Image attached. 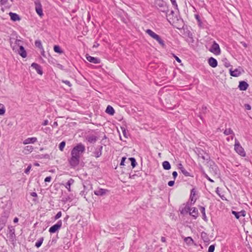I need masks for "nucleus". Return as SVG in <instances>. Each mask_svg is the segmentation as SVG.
Here are the masks:
<instances>
[{
	"mask_svg": "<svg viewBox=\"0 0 252 252\" xmlns=\"http://www.w3.org/2000/svg\"><path fill=\"white\" fill-rule=\"evenodd\" d=\"M85 151V146L82 143H78L71 151V157L68 159L71 167L75 168L78 165L81 155Z\"/></svg>",
	"mask_w": 252,
	"mask_h": 252,
	"instance_id": "obj_1",
	"label": "nucleus"
},
{
	"mask_svg": "<svg viewBox=\"0 0 252 252\" xmlns=\"http://www.w3.org/2000/svg\"><path fill=\"white\" fill-rule=\"evenodd\" d=\"M155 4L160 11L167 14L168 7L164 1L163 0H155Z\"/></svg>",
	"mask_w": 252,
	"mask_h": 252,
	"instance_id": "obj_2",
	"label": "nucleus"
},
{
	"mask_svg": "<svg viewBox=\"0 0 252 252\" xmlns=\"http://www.w3.org/2000/svg\"><path fill=\"white\" fill-rule=\"evenodd\" d=\"M146 32L148 33L153 39L156 40L162 47H164L165 46L164 41L161 38L160 36L156 34L151 30H147Z\"/></svg>",
	"mask_w": 252,
	"mask_h": 252,
	"instance_id": "obj_3",
	"label": "nucleus"
},
{
	"mask_svg": "<svg viewBox=\"0 0 252 252\" xmlns=\"http://www.w3.org/2000/svg\"><path fill=\"white\" fill-rule=\"evenodd\" d=\"M234 150L241 157H246V154L244 148L241 146L240 142L236 138L235 139Z\"/></svg>",
	"mask_w": 252,
	"mask_h": 252,
	"instance_id": "obj_4",
	"label": "nucleus"
},
{
	"mask_svg": "<svg viewBox=\"0 0 252 252\" xmlns=\"http://www.w3.org/2000/svg\"><path fill=\"white\" fill-rule=\"evenodd\" d=\"M209 51L216 55H219L221 52L220 46L216 41H214Z\"/></svg>",
	"mask_w": 252,
	"mask_h": 252,
	"instance_id": "obj_5",
	"label": "nucleus"
},
{
	"mask_svg": "<svg viewBox=\"0 0 252 252\" xmlns=\"http://www.w3.org/2000/svg\"><path fill=\"white\" fill-rule=\"evenodd\" d=\"M62 226V221L61 220H59L57 223L52 226L49 230V231L51 233H55L57 231L60 229Z\"/></svg>",
	"mask_w": 252,
	"mask_h": 252,
	"instance_id": "obj_6",
	"label": "nucleus"
},
{
	"mask_svg": "<svg viewBox=\"0 0 252 252\" xmlns=\"http://www.w3.org/2000/svg\"><path fill=\"white\" fill-rule=\"evenodd\" d=\"M197 199L196 190L195 188H193L190 190L189 196V200L191 204H194Z\"/></svg>",
	"mask_w": 252,
	"mask_h": 252,
	"instance_id": "obj_7",
	"label": "nucleus"
},
{
	"mask_svg": "<svg viewBox=\"0 0 252 252\" xmlns=\"http://www.w3.org/2000/svg\"><path fill=\"white\" fill-rule=\"evenodd\" d=\"M35 9L36 13L39 16H42L43 15L42 5L39 0H36L34 1Z\"/></svg>",
	"mask_w": 252,
	"mask_h": 252,
	"instance_id": "obj_8",
	"label": "nucleus"
},
{
	"mask_svg": "<svg viewBox=\"0 0 252 252\" xmlns=\"http://www.w3.org/2000/svg\"><path fill=\"white\" fill-rule=\"evenodd\" d=\"M109 190L107 189L99 188L98 189L94 191V194L97 196H102L105 195Z\"/></svg>",
	"mask_w": 252,
	"mask_h": 252,
	"instance_id": "obj_9",
	"label": "nucleus"
},
{
	"mask_svg": "<svg viewBox=\"0 0 252 252\" xmlns=\"http://www.w3.org/2000/svg\"><path fill=\"white\" fill-rule=\"evenodd\" d=\"M192 204H191L189 202H187L185 205V206L182 208L180 212L182 214H187L188 213H189L190 211V206Z\"/></svg>",
	"mask_w": 252,
	"mask_h": 252,
	"instance_id": "obj_10",
	"label": "nucleus"
},
{
	"mask_svg": "<svg viewBox=\"0 0 252 252\" xmlns=\"http://www.w3.org/2000/svg\"><path fill=\"white\" fill-rule=\"evenodd\" d=\"M86 59L89 62L94 64H98L100 63V60L98 58L92 57L88 55H86Z\"/></svg>",
	"mask_w": 252,
	"mask_h": 252,
	"instance_id": "obj_11",
	"label": "nucleus"
},
{
	"mask_svg": "<svg viewBox=\"0 0 252 252\" xmlns=\"http://www.w3.org/2000/svg\"><path fill=\"white\" fill-rule=\"evenodd\" d=\"M249 87V84L244 81L239 82L238 88L241 91H246Z\"/></svg>",
	"mask_w": 252,
	"mask_h": 252,
	"instance_id": "obj_12",
	"label": "nucleus"
},
{
	"mask_svg": "<svg viewBox=\"0 0 252 252\" xmlns=\"http://www.w3.org/2000/svg\"><path fill=\"white\" fill-rule=\"evenodd\" d=\"M86 140L90 143H94L98 139V137L94 135H89L86 137Z\"/></svg>",
	"mask_w": 252,
	"mask_h": 252,
	"instance_id": "obj_13",
	"label": "nucleus"
},
{
	"mask_svg": "<svg viewBox=\"0 0 252 252\" xmlns=\"http://www.w3.org/2000/svg\"><path fill=\"white\" fill-rule=\"evenodd\" d=\"M31 66L36 70V72L39 74L42 75L43 74L42 67L40 65L36 63H33L32 64Z\"/></svg>",
	"mask_w": 252,
	"mask_h": 252,
	"instance_id": "obj_14",
	"label": "nucleus"
},
{
	"mask_svg": "<svg viewBox=\"0 0 252 252\" xmlns=\"http://www.w3.org/2000/svg\"><path fill=\"white\" fill-rule=\"evenodd\" d=\"M189 215L191 216L194 219H196L198 216V210L195 207L190 208V211L189 213Z\"/></svg>",
	"mask_w": 252,
	"mask_h": 252,
	"instance_id": "obj_15",
	"label": "nucleus"
},
{
	"mask_svg": "<svg viewBox=\"0 0 252 252\" xmlns=\"http://www.w3.org/2000/svg\"><path fill=\"white\" fill-rule=\"evenodd\" d=\"M232 213L233 214L235 218L237 219H239L240 216L245 217L246 216V211L245 210H242L240 212H236L235 211H232Z\"/></svg>",
	"mask_w": 252,
	"mask_h": 252,
	"instance_id": "obj_16",
	"label": "nucleus"
},
{
	"mask_svg": "<svg viewBox=\"0 0 252 252\" xmlns=\"http://www.w3.org/2000/svg\"><path fill=\"white\" fill-rule=\"evenodd\" d=\"M198 156L199 158H201L203 161L208 160L209 157L206 153L203 151L199 152L198 154Z\"/></svg>",
	"mask_w": 252,
	"mask_h": 252,
	"instance_id": "obj_17",
	"label": "nucleus"
},
{
	"mask_svg": "<svg viewBox=\"0 0 252 252\" xmlns=\"http://www.w3.org/2000/svg\"><path fill=\"white\" fill-rule=\"evenodd\" d=\"M37 139L36 137H31L28 138L23 141V143L24 145H27L30 143H34L37 141Z\"/></svg>",
	"mask_w": 252,
	"mask_h": 252,
	"instance_id": "obj_18",
	"label": "nucleus"
},
{
	"mask_svg": "<svg viewBox=\"0 0 252 252\" xmlns=\"http://www.w3.org/2000/svg\"><path fill=\"white\" fill-rule=\"evenodd\" d=\"M208 63L212 67H216L218 65V62L216 59L211 57L208 59Z\"/></svg>",
	"mask_w": 252,
	"mask_h": 252,
	"instance_id": "obj_19",
	"label": "nucleus"
},
{
	"mask_svg": "<svg viewBox=\"0 0 252 252\" xmlns=\"http://www.w3.org/2000/svg\"><path fill=\"white\" fill-rule=\"evenodd\" d=\"M230 75L233 77H238L241 74V72L237 68L234 70H232V69H229Z\"/></svg>",
	"mask_w": 252,
	"mask_h": 252,
	"instance_id": "obj_20",
	"label": "nucleus"
},
{
	"mask_svg": "<svg viewBox=\"0 0 252 252\" xmlns=\"http://www.w3.org/2000/svg\"><path fill=\"white\" fill-rule=\"evenodd\" d=\"M74 183V180L73 179L70 178L69 180H68L66 183L64 185V187L66 188V189L68 190V191L70 192L71 191L70 187L72 184H73Z\"/></svg>",
	"mask_w": 252,
	"mask_h": 252,
	"instance_id": "obj_21",
	"label": "nucleus"
},
{
	"mask_svg": "<svg viewBox=\"0 0 252 252\" xmlns=\"http://www.w3.org/2000/svg\"><path fill=\"white\" fill-rule=\"evenodd\" d=\"M102 148L103 147L100 146L98 150H95V151L93 153L95 157L99 158L101 156Z\"/></svg>",
	"mask_w": 252,
	"mask_h": 252,
	"instance_id": "obj_22",
	"label": "nucleus"
},
{
	"mask_svg": "<svg viewBox=\"0 0 252 252\" xmlns=\"http://www.w3.org/2000/svg\"><path fill=\"white\" fill-rule=\"evenodd\" d=\"M9 14L10 16L11 19L13 21H19L20 20V16L16 13L10 12Z\"/></svg>",
	"mask_w": 252,
	"mask_h": 252,
	"instance_id": "obj_23",
	"label": "nucleus"
},
{
	"mask_svg": "<svg viewBox=\"0 0 252 252\" xmlns=\"http://www.w3.org/2000/svg\"><path fill=\"white\" fill-rule=\"evenodd\" d=\"M18 53L20 54L23 58H26L27 57V52L25 50L24 48L22 46H20L19 47V49L18 50Z\"/></svg>",
	"mask_w": 252,
	"mask_h": 252,
	"instance_id": "obj_24",
	"label": "nucleus"
},
{
	"mask_svg": "<svg viewBox=\"0 0 252 252\" xmlns=\"http://www.w3.org/2000/svg\"><path fill=\"white\" fill-rule=\"evenodd\" d=\"M199 209H200V210L201 211V213L202 214V219L205 221H207L208 219H207V216L206 215L205 207H203V206H199Z\"/></svg>",
	"mask_w": 252,
	"mask_h": 252,
	"instance_id": "obj_25",
	"label": "nucleus"
},
{
	"mask_svg": "<svg viewBox=\"0 0 252 252\" xmlns=\"http://www.w3.org/2000/svg\"><path fill=\"white\" fill-rule=\"evenodd\" d=\"M105 112L110 115H113L115 113V110L111 106L108 105L106 108Z\"/></svg>",
	"mask_w": 252,
	"mask_h": 252,
	"instance_id": "obj_26",
	"label": "nucleus"
},
{
	"mask_svg": "<svg viewBox=\"0 0 252 252\" xmlns=\"http://www.w3.org/2000/svg\"><path fill=\"white\" fill-rule=\"evenodd\" d=\"M223 133H224V134L225 135H230V134H232V135L231 136V139H233V137H234V135H235L234 132L233 131V130L230 128L226 129L224 131Z\"/></svg>",
	"mask_w": 252,
	"mask_h": 252,
	"instance_id": "obj_27",
	"label": "nucleus"
},
{
	"mask_svg": "<svg viewBox=\"0 0 252 252\" xmlns=\"http://www.w3.org/2000/svg\"><path fill=\"white\" fill-rule=\"evenodd\" d=\"M162 166L164 169L168 170L171 168V165L169 161H164L162 162Z\"/></svg>",
	"mask_w": 252,
	"mask_h": 252,
	"instance_id": "obj_28",
	"label": "nucleus"
},
{
	"mask_svg": "<svg viewBox=\"0 0 252 252\" xmlns=\"http://www.w3.org/2000/svg\"><path fill=\"white\" fill-rule=\"evenodd\" d=\"M9 232L10 234V237L11 238H12L15 237V229L13 226H9Z\"/></svg>",
	"mask_w": 252,
	"mask_h": 252,
	"instance_id": "obj_29",
	"label": "nucleus"
},
{
	"mask_svg": "<svg viewBox=\"0 0 252 252\" xmlns=\"http://www.w3.org/2000/svg\"><path fill=\"white\" fill-rule=\"evenodd\" d=\"M71 200L72 199L70 195L63 196L62 198V201L64 203L68 201H71Z\"/></svg>",
	"mask_w": 252,
	"mask_h": 252,
	"instance_id": "obj_30",
	"label": "nucleus"
},
{
	"mask_svg": "<svg viewBox=\"0 0 252 252\" xmlns=\"http://www.w3.org/2000/svg\"><path fill=\"white\" fill-rule=\"evenodd\" d=\"M44 238L43 237H41L39 238L37 241L35 243V246L37 248H39L41 245H42L43 241Z\"/></svg>",
	"mask_w": 252,
	"mask_h": 252,
	"instance_id": "obj_31",
	"label": "nucleus"
},
{
	"mask_svg": "<svg viewBox=\"0 0 252 252\" xmlns=\"http://www.w3.org/2000/svg\"><path fill=\"white\" fill-rule=\"evenodd\" d=\"M128 160L129 161H130L131 165L132 168H134L136 166V164H137V162L136 161V160H135V158H128Z\"/></svg>",
	"mask_w": 252,
	"mask_h": 252,
	"instance_id": "obj_32",
	"label": "nucleus"
},
{
	"mask_svg": "<svg viewBox=\"0 0 252 252\" xmlns=\"http://www.w3.org/2000/svg\"><path fill=\"white\" fill-rule=\"evenodd\" d=\"M54 50L55 52L62 54L63 53V51L61 49L60 47L58 45H55L54 47Z\"/></svg>",
	"mask_w": 252,
	"mask_h": 252,
	"instance_id": "obj_33",
	"label": "nucleus"
},
{
	"mask_svg": "<svg viewBox=\"0 0 252 252\" xmlns=\"http://www.w3.org/2000/svg\"><path fill=\"white\" fill-rule=\"evenodd\" d=\"M210 171H211L212 170L213 171L215 174H217L218 171L217 166L216 165H215L214 163L213 164V165L210 166Z\"/></svg>",
	"mask_w": 252,
	"mask_h": 252,
	"instance_id": "obj_34",
	"label": "nucleus"
},
{
	"mask_svg": "<svg viewBox=\"0 0 252 252\" xmlns=\"http://www.w3.org/2000/svg\"><path fill=\"white\" fill-rule=\"evenodd\" d=\"M35 45L36 47L40 49L43 48L41 42L40 40H36L35 41Z\"/></svg>",
	"mask_w": 252,
	"mask_h": 252,
	"instance_id": "obj_35",
	"label": "nucleus"
},
{
	"mask_svg": "<svg viewBox=\"0 0 252 252\" xmlns=\"http://www.w3.org/2000/svg\"><path fill=\"white\" fill-rule=\"evenodd\" d=\"M65 146V141L61 142L60 143L59 146V148L60 150L61 151H63Z\"/></svg>",
	"mask_w": 252,
	"mask_h": 252,
	"instance_id": "obj_36",
	"label": "nucleus"
},
{
	"mask_svg": "<svg viewBox=\"0 0 252 252\" xmlns=\"http://www.w3.org/2000/svg\"><path fill=\"white\" fill-rule=\"evenodd\" d=\"M194 17H195V19H196V20L197 21L198 25L200 26L202 23L200 16L198 14H195Z\"/></svg>",
	"mask_w": 252,
	"mask_h": 252,
	"instance_id": "obj_37",
	"label": "nucleus"
},
{
	"mask_svg": "<svg viewBox=\"0 0 252 252\" xmlns=\"http://www.w3.org/2000/svg\"><path fill=\"white\" fill-rule=\"evenodd\" d=\"M184 241L187 243L189 244L193 243V239L190 237H186L184 239Z\"/></svg>",
	"mask_w": 252,
	"mask_h": 252,
	"instance_id": "obj_38",
	"label": "nucleus"
},
{
	"mask_svg": "<svg viewBox=\"0 0 252 252\" xmlns=\"http://www.w3.org/2000/svg\"><path fill=\"white\" fill-rule=\"evenodd\" d=\"M182 173L186 177H192L188 171H187L185 168L182 170Z\"/></svg>",
	"mask_w": 252,
	"mask_h": 252,
	"instance_id": "obj_39",
	"label": "nucleus"
},
{
	"mask_svg": "<svg viewBox=\"0 0 252 252\" xmlns=\"http://www.w3.org/2000/svg\"><path fill=\"white\" fill-rule=\"evenodd\" d=\"M33 149V148L32 146H27L25 147L24 150L25 151H27L28 152H32Z\"/></svg>",
	"mask_w": 252,
	"mask_h": 252,
	"instance_id": "obj_40",
	"label": "nucleus"
},
{
	"mask_svg": "<svg viewBox=\"0 0 252 252\" xmlns=\"http://www.w3.org/2000/svg\"><path fill=\"white\" fill-rule=\"evenodd\" d=\"M201 237L203 239L204 242H208L209 241L208 238L206 237V233L202 232L201 233Z\"/></svg>",
	"mask_w": 252,
	"mask_h": 252,
	"instance_id": "obj_41",
	"label": "nucleus"
},
{
	"mask_svg": "<svg viewBox=\"0 0 252 252\" xmlns=\"http://www.w3.org/2000/svg\"><path fill=\"white\" fill-rule=\"evenodd\" d=\"M215 245H212L210 246L208 249V252H214L215 251Z\"/></svg>",
	"mask_w": 252,
	"mask_h": 252,
	"instance_id": "obj_42",
	"label": "nucleus"
},
{
	"mask_svg": "<svg viewBox=\"0 0 252 252\" xmlns=\"http://www.w3.org/2000/svg\"><path fill=\"white\" fill-rule=\"evenodd\" d=\"M62 213L61 211L59 212L54 217V220H57L61 217Z\"/></svg>",
	"mask_w": 252,
	"mask_h": 252,
	"instance_id": "obj_43",
	"label": "nucleus"
},
{
	"mask_svg": "<svg viewBox=\"0 0 252 252\" xmlns=\"http://www.w3.org/2000/svg\"><path fill=\"white\" fill-rule=\"evenodd\" d=\"M170 1L171 2V3H172V4L174 6V7L175 9H178V4H177V3L176 2V0H170Z\"/></svg>",
	"mask_w": 252,
	"mask_h": 252,
	"instance_id": "obj_44",
	"label": "nucleus"
},
{
	"mask_svg": "<svg viewBox=\"0 0 252 252\" xmlns=\"http://www.w3.org/2000/svg\"><path fill=\"white\" fill-rule=\"evenodd\" d=\"M173 14H174V12L173 10H171L170 11V13L168 14V15H166L167 17H169V19H168L167 18V20L168 21L171 23L172 21L170 20L171 19V18L170 17L171 15H172Z\"/></svg>",
	"mask_w": 252,
	"mask_h": 252,
	"instance_id": "obj_45",
	"label": "nucleus"
},
{
	"mask_svg": "<svg viewBox=\"0 0 252 252\" xmlns=\"http://www.w3.org/2000/svg\"><path fill=\"white\" fill-rule=\"evenodd\" d=\"M5 107L3 105H2L1 108H0V115H2L5 113Z\"/></svg>",
	"mask_w": 252,
	"mask_h": 252,
	"instance_id": "obj_46",
	"label": "nucleus"
},
{
	"mask_svg": "<svg viewBox=\"0 0 252 252\" xmlns=\"http://www.w3.org/2000/svg\"><path fill=\"white\" fill-rule=\"evenodd\" d=\"M62 82L63 83L65 84L66 85H67L69 87H71V86H72V84H71V83L69 81H68V80H63L62 81Z\"/></svg>",
	"mask_w": 252,
	"mask_h": 252,
	"instance_id": "obj_47",
	"label": "nucleus"
},
{
	"mask_svg": "<svg viewBox=\"0 0 252 252\" xmlns=\"http://www.w3.org/2000/svg\"><path fill=\"white\" fill-rule=\"evenodd\" d=\"M8 2V0H0V5L2 6L3 5H5Z\"/></svg>",
	"mask_w": 252,
	"mask_h": 252,
	"instance_id": "obj_48",
	"label": "nucleus"
},
{
	"mask_svg": "<svg viewBox=\"0 0 252 252\" xmlns=\"http://www.w3.org/2000/svg\"><path fill=\"white\" fill-rule=\"evenodd\" d=\"M31 167H32V166H31V165H29V166L27 167V168L25 169V173L26 174H29V172H30V170H31Z\"/></svg>",
	"mask_w": 252,
	"mask_h": 252,
	"instance_id": "obj_49",
	"label": "nucleus"
},
{
	"mask_svg": "<svg viewBox=\"0 0 252 252\" xmlns=\"http://www.w3.org/2000/svg\"><path fill=\"white\" fill-rule=\"evenodd\" d=\"M204 177L207 179L208 181H209L210 182H212V183H214V181L211 179L208 176L207 174H204Z\"/></svg>",
	"mask_w": 252,
	"mask_h": 252,
	"instance_id": "obj_50",
	"label": "nucleus"
},
{
	"mask_svg": "<svg viewBox=\"0 0 252 252\" xmlns=\"http://www.w3.org/2000/svg\"><path fill=\"white\" fill-rule=\"evenodd\" d=\"M126 158V157H123L121 160V162L120 163V165H124V163Z\"/></svg>",
	"mask_w": 252,
	"mask_h": 252,
	"instance_id": "obj_51",
	"label": "nucleus"
},
{
	"mask_svg": "<svg viewBox=\"0 0 252 252\" xmlns=\"http://www.w3.org/2000/svg\"><path fill=\"white\" fill-rule=\"evenodd\" d=\"M52 178L51 176H48L45 178L44 181L45 182H50L51 181Z\"/></svg>",
	"mask_w": 252,
	"mask_h": 252,
	"instance_id": "obj_52",
	"label": "nucleus"
},
{
	"mask_svg": "<svg viewBox=\"0 0 252 252\" xmlns=\"http://www.w3.org/2000/svg\"><path fill=\"white\" fill-rule=\"evenodd\" d=\"M178 168L182 171V170H183L185 168L184 167L183 165L181 163H179L178 165Z\"/></svg>",
	"mask_w": 252,
	"mask_h": 252,
	"instance_id": "obj_53",
	"label": "nucleus"
},
{
	"mask_svg": "<svg viewBox=\"0 0 252 252\" xmlns=\"http://www.w3.org/2000/svg\"><path fill=\"white\" fill-rule=\"evenodd\" d=\"M207 108L205 106H202L201 111L203 113H206Z\"/></svg>",
	"mask_w": 252,
	"mask_h": 252,
	"instance_id": "obj_54",
	"label": "nucleus"
},
{
	"mask_svg": "<svg viewBox=\"0 0 252 252\" xmlns=\"http://www.w3.org/2000/svg\"><path fill=\"white\" fill-rule=\"evenodd\" d=\"M174 181H170L169 182H168V185L169 186L172 187L174 185Z\"/></svg>",
	"mask_w": 252,
	"mask_h": 252,
	"instance_id": "obj_55",
	"label": "nucleus"
},
{
	"mask_svg": "<svg viewBox=\"0 0 252 252\" xmlns=\"http://www.w3.org/2000/svg\"><path fill=\"white\" fill-rule=\"evenodd\" d=\"M245 107L247 110H251V106L250 105L248 104H245Z\"/></svg>",
	"mask_w": 252,
	"mask_h": 252,
	"instance_id": "obj_56",
	"label": "nucleus"
},
{
	"mask_svg": "<svg viewBox=\"0 0 252 252\" xmlns=\"http://www.w3.org/2000/svg\"><path fill=\"white\" fill-rule=\"evenodd\" d=\"M172 175H173L174 179H175L176 178V177H177L178 173L176 171H174L172 173Z\"/></svg>",
	"mask_w": 252,
	"mask_h": 252,
	"instance_id": "obj_57",
	"label": "nucleus"
},
{
	"mask_svg": "<svg viewBox=\"0 0 252 252\" xmlns=\"http://www.w3.org/2000/svg\"><path fill=\"white\" fill-rule=\"evenodd\" d=\"M30 195L32 196V197H37V193L35 192H32L30 193Z\"/></svg>",
	"mask_w": 252,
	"mask_h": 252,
	"instance_id": "obj_58",
	"label": "nucleus"
},
{
	"mask_svg": "<svg viewBox=\"0 0 252 252\" xmlns=\"http://www.w3.org/2000/svg\"><path fill=\"white\" fill-rule=\"evenodd\" d=\"M4 225L5 224L3 222H1L0 221V231L2 229Z\"/></svg>",
	"mask_w": 252,
	"mask_h": 252,
	"instance_id": "obj_59",
	"label": "nucleus"
},
{
	"mask_svg": "<svg viewBox=\"0 0 252 252\" xmlns=\"http://www.w3.org/2000/svg\"><path fill=\"white\" fill-rule=\"evenodd\" d=\"M224 65H225V67H229L230 66V63L228 62H226L224 63Z\"/></svg>",
	"mask_w": 252,
	"mask_h": 252,
	"instance_id": "obj_60",
	"label": "nucleus"
},
{
	"mask_svg": "<svg viewBox=\"0 0 252 252\" xmlns=\"http://www.w3.org/2000/svg\"><path fill=\"white\" fill-rule=\"evenodd\" d=\"M48 124V121L47 120H44L43 123H42V125L45 126L47 125Z\"/></svg>",
	"mask_w": 252,
	"mask_h": 252,
	"instance_id": "obj_61",
	"label": "nucleus"
},
{
	"mask_svg": "<svg viewBox=\"0 0 252 252\" xmlns=\"http://www.w3.org/2000/svg\"><path fill=\"white\" fill-rule=\"evenodd\" d=\"M40 50H41V54L42 56H43V57H45V51L44 50V49L42 48V49H41Z\"/></svg>",
	"mask_w": 252,
	"mask_h": 252,
	"instance_id": "obj_62",
	"label": "nucleus"
},
{
	"mask_svg": "<svg viewBox=\"0 0 252 252\" xmlns=\"http://www.w3.org/2000/svg\"><path fill=\"white\" fill-rule=\"evenodd\" d=\"M161 241L163 243H165L166 242V238L164 237H161Z\"/></svg>",
	"mask_w": 252,
	"mask_h": 252,
	"instance_id": "obj_63",
	"label": "nucleus"
},
{
	"mask_svg": "<svg viewBox=\"0 0 252 252\" xmlns=\"http://www.w3.org/2000/svg\"><path fill=\"white\" fill-rule=\"evenodd\" d=\"M175 58L178 63L181 62V60L178 57L175 56Z\"/></svg>",
	"mask_w": 252,
	"mask_h": 252,
	"instance_id": "obj_64",
	"label": "nucleus"
}]
</instances>
